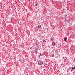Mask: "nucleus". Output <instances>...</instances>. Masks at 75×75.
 Returning a JSON list of instances; mask_svg holds the SVG:
<instances>
[{
    "mask_svg": "<svg viewBox=\"0 0 75 75\" xmlns=\"http://www.w3.org/2000/svg\"><path fill=\"white\" fill-rule=\"evenodd\" d=\"M75 67H72L71 69L72 70H73L74 69H75Z\"/></svg>",
    "mask_w": 75,
    "mask_h": 75,
    "instance_id": "7ed1b4c3",
    "label": "nucleus"
},
{
    "mask_svg": "<svg viewBox=\"0 0 75 75\" xmlns=\"http://www.w3.org/2000/svg\"><path fill=\"white\" fill-rule=\"evenodd\" d=\"M68 54H69V53H68Z\"/></svg>",
    "mask_w": 75,
    "mask_h": 75,
    "instance_id": "ddd939ff",
    "label": "nucleus"
},
{
    "mask_svg": "<svg viewBox=\"0 0 75 75\" xmlns=\"http://www.w3.org/2000/svg\"><path fill=\"white\" fill-rule=\"evenodd\" d=\"M38 27H39V26H38Z\"/></svg>",
    "mask_w": 75,
    "mask_h": 75,
    "instance_id": "f8f14e48",
    "label": "nucleus"
},
{
    "mask_svg": "<svg viewBox=\"0 0 75 75\" xmlns=\"http://www.w3.org/2000/svg\"><path fill=\"white\" fill-rule=\"evenodd\" d=\"M35 53H36V54H37L38 53V52L37 51H35Z\"/></svg>",
    "mask_w": 75,
    "mask_h": 75,
    "instance_id": "423d86ee",
    "label": "nucleus"
},
{
    "mask_svg": "<svg viewBox=\"0 0 75 75\" xmlns=\"http://www.w3.org/2000/svg\"><path fill=\"white\" fill-rule=\"evenodd\" d=\"M71 67H70V68H69V69H71Z\"/></svg>",
    "mask_w": 75,
    "mask_h": 75,
    "instance_id": "9d476101",
    "label": "nucleus"
},
{
    "mask_svg": "<svg viewBox=\"0 0 75 75\" xmlns=\"http://www.w3.org/2000/svg\"><path fill=\"white\" fill-rule=\"evenodd\" d=\"M40 27H39V28H41V25H40Z\"/></svg>",
    "mask_w": 75,
    "mask_h": 75,
    "instance_id": "39448f33",
    "label": "nucleus"
},
{
    "mask_svg": "<svg viewBox=\"0 0 75 75\" xmlns=\"http://www.w3.org/2000/svg\"><path fill=\"white\" fill-rule=\"evenodd\" d=\"M52 44V45H55V42H53Z\"/></svg>",
    "mask_w": 75,
    "mask_h": 75,
    "instance_id": "f03ea898",
    "label": "nucleus"
},
{
    "mask_svg": "<svg viewBox=\"0 0 75 75\" xmlns=\"http://www.w3.org/2000/svg\"><path fill=\"white\" fill-rule=\"evenodd\" d=\"M54 56H55V55H54V54H53L52 55V57H54Z\"/></svg>",
    "mask_w": 75,
    "mask_h": 75,
    "instance_id": "1a4fd4ad",
    "label": "nucleus"
},
{
    "mask_svg": "<svg viewBox=\"0 0 75 75\" xmlns=\"http://www.w3.org/2000/svg\"><path fill=\"white\" fill-rule=\"evenodd\" d=\"M39 65H42L43 64V62L42 61H38Z\"/></svg>",
    "mask_w": 75,
    "mask_h": 75,
    "instance_id": "f257e3e1",
    "label": "nucleus"
},
{
    "mask_svg": "<svg viewBox=\"0 0 75 75\" xmlns=\"http://www.w3.org/2000/svg\"><path fill=\"white\" fill-rule=\"evenodd\" d=\"M64 41H66L67 40V38H64Z\"/></svg>",
    "mask_w": 75,
    "mask_h": 75,
    "instance_id": "20e7f679",
    "label": "nucleus"
},
{
    "mask_svg": "<svg viewBox=\"0 0 75 75\" xmlns=\"http://www.w3.org/2000/svg\"><path fill=\"white\" fill-rule=\"evenodd\" d=\"M66 51H67V52H68V51H69V50H68V49H67V50H66Z\"/></svg>",
    "mask_w": 75,
    "mask_h": 75,
    "instance_id": "0eeeda50",
    "label": "nucleus"
},
{
    "mask_svg": "<svg viewBox=\"0 0 75 75\" xmlns=\"http://www.w3.org/2000/svg\"><path fill=\"white\" fill-rule=\"evenodd\" d=\"M36 6H37V4H36L35 5Z\"/></svg>",
    "mask_w": 75,
    "mask_h": 75,
    "instance_id": "6e6552de",
    "label": "nucleus"
},
{
    "mask_svg": "<svg viewBox=\"0 0 75 75\" xmlns=\"http://www.w3.org/2000/svg\"><path fill=\"white\" fill-rule=\"evenodd\" d=\"M65 58V57H63V58Z\"/></svg>",
    "mask_w": 75,
    "mask_h": 75,
    "instance_id": "9b49d317",
    "label": "nucleus"
}]
</instances>
